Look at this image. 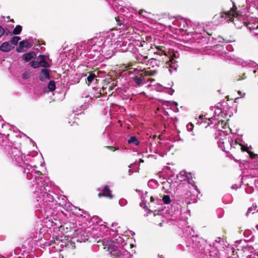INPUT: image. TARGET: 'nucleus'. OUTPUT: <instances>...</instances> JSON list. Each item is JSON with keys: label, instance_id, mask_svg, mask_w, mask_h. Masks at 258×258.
Returning <instances> with one entry per match:
<instances>
[{"label": "nucleus", "instance_id": "obj_1", "mask_svg": "<svg viewBox=\"0 0 258 258\" xmlns=\"http://www.w3.org/2000/svg\"><path fill=\"white\" fill-rule=\"evenodd\" d=\"M37 167L28 165L25 169L24 172L29 180L33 179V184L36 185V191L38 193V199L40 208L44 210L50 209L53 206L54 198L52 195L47 192L46 187L49 188L48 184L43 180V176L41 173L36 170Z\"/></svg>", "mask_w": 258, "mask_h": 258}, {"label": "nucleus", "instance_id": "obj_2", "mask_svg": "<svg viewBox=\"0 0 258 258\" xmlns=\"http://www.w3.org/2000/svg\"><path fill=\"white\" fill-rule=\"evenodd\" d=\"M219 147L223 151L227 152V150L230 149H238L241 151H247V148L241 144H239L237 141L234 140L232 138L228 137V139H220L218 142Z\"/></svg>", "mask_w": 258, "mask_h": 258}, {"label": "nucleus", "instance_id": "obj_3", "mask_svg": "<svg viewBox=\"0 0 258 258\" xmlns=\"http://www.w3.org/2000/svg\"><path fill=\"white\" fill-rule=\"evenodd\" d=\"M106 244L107 246L108 251L111 254V255L115 256L116 258H130L131 254L125 249L122 248H118L117 246L112 244L111 240H107Z\"/></svg>", "mask_w": 258, "mask_h": 258}, {"label": "nucleus", "instance_id": "obj_4", "mask_svg": "<svg viewBox=\"0 0 258 258\" xmlns=\"http://www.w3.org/2000/svg\"><path fill=\"white\" fill-rule=\"evenodd\" d=\"M233 7L232 10L226 12L222 13L221 17L224 18L225 20L227 21L233 22L235 25L237 26L238 27H242V26L238 25L237 23V22L240 21L241 23L244 24V23L242 21V16L239 15L237 12V8L235 7L234 3H233Z\"/></svg>", "mask_w": 258, "mask_h": 258}, {"label": "nucleus", "instance_id": "obj_5", "mask_svg": "<svg viewBox=\"0 0 258 258\" xmlns=\"http://www.w3.org/2000/svg\"><path fill=\"white\" fill-rule=\"evenodd\" d=\"M185 240L187 247H191L194 249H197L201 251H203L205 249V240L197 236L192 235L187 236Z\"/></svg>", "mask_w": 258, "mask_h": 258}, {"label": "nucleus", "instance_id": "obj_6", "mask_svg": "<svg viewBox=\"0 0 258 258\" xmlns=\"http://www.w3.org/2000/svg\"><path fill=\"white\" fill-rule=\"evenodd\" d=\"M5 150L9 152L13 162L22 166L24 162L23 154L19 148L7 146L5 147Z\"/></svg>", "mask_w": 258, "mask_h": 258}, {"label": "nucleus", "instance_id": "obj_7", "mask_svg": "<svg viewBox=\"0 0 258 258\" xmlns=\"http://www.w3.org/2000/svg\"><path fill=\"white\" fill-rule=\"evenodd\" d=\"M163 55L164 57H160L157 55L156 58H152L148 60L147 65L151 67H159L169 60L172 61V60L169 59L167 55L164 54Z\"/></svg>", "mask_w": 258, "mask_h": 258}, {"label": "nucleus", "instance_id": "obj_8", "mask_svg": "<svg viewBox=\"0 0 258 258\" xmlns=\"http://www.w3.org/2000/svg\"><path fill=\"white\" fill-rule=\"evenodd\" d=\"M177 177L180 181H187L189 184L194 187L195 189H197V187L192 180V175L191 173L183 170L177 175Z\"/></svg>", "mask_w": 258, "mask_h": 258}, {"label": "nucleus", "instance_id": "obj_9", "mask_svg": "<svg viewBox=\"0 0 258 258\" xmlns=\"http://www.w3.org/2000/svg\"><path fill=\"white\" fill-rule=\"evenodd\" d=\"M115 44L104 43L101 54L106 58H109L114 54V49L115 48Z\"/></svg>", "mask_w": 258, "mask_h": 258}, {"label": "nucleus", "instance_id": "obj_10", "mask_svg": "<svg viewBox=\"0 0 258 258\" xmlns=\"http://www.w3.org/2000/svg\"><path fill=\"white\" fill-rule=\"evenodd\" d=\"M84 48L87 47V50H89L88 52L89 53L90 57L93 58L96 56H99L101 54L102 47H98L95 44H91V45H87V43H84Z\"/></svg>", "mask_w": 258, "mask_h": 258}, {"label": "nucleus", "instance_id": "obj_11", "mask_svg": "<svg viewBox=\"0 0 258 258\" xmlns=\"http://www.w3.org/2000/svg\"><path fill=\"white\" fill-rule=\"evenodd\" d=\"M256 251L252 246L247 245L243 247L241 251L239 252L242 258H252L253 253Z\"/></svg>", "mask_w": 258, "mask_h": 258}, {"label": "nucleus", "instance_id": "obj_12", "mask_svg": "<svg viewBox=\"0 0 258 258\" xmlns=\"http://www.w3.org/2000/svg\"><path fill=\"white\" fill-rule=\"evenodd\" d=\"M118 36V32L116 30H111L107 33L105 37V42L106 43H110L112 44H115L117 41V37Z\"/></svg>", "mask_w": 258, "mask_h": 258}, {"label": "nucleus", "instance_id": "obj_13", "mask_svg": "<svg viewBox=\"0 0 258 258\" xmlns=\"http://www.w3.org/2000/svg\"><path fill=\"white\" fill-rule=\"evenodd\" d=\"M130 72H134L135 75V76L132 78V81L136 87H140L147 83L143 75L136 74L134 70L133 71H130Z\"/></svg>", "mask_w": 258, "mask_h": 258}, {"label": "nucleus", "instance_id": "obj_14", "mask_svg": "<svg viewBox=\"0 0 258 258\" xmlns=\"http://www.w3.org/2000/svg\"><path fill=\"white\" fill-rule=\"evenodd\" d=\"M105 40L103 41L102 37H95L87 42V45H91V44H95L98 47H103L104 46Z\"/></svg>", "mask_w": 258, "mask_h": 258}, {"label": "nucleus", "instance_id": "obj_15", "mask_svg": "<svg viewBox=\"0 0 258 258\" xmlns=\"http://www.w3.org/2000/svg\"><path fill=\"white\" fill-rule=\"evenodd\" d=\"M134 71L137 74H141L143 75L144 77L146 76H154L156 74V72L155 71L145 70L138 69H135Z\"/></svg>", "mask_w": 258, "mask_h": 258}, {"label": "nucleus", "instance_id": "obj_16", "mask_svg": "<svg viewBox=\"0 0 258 258\" xmlns=\"http://www.w3.org/2000/svg\"><path fill=\"white\" fill-rule=\"evenodd\" d=\"M39 80L43 82L50 78L49 70L46 69L41 70L39 75Z\"/></svg>", "mask_w": 258, "mask_h": 258}, {"label": "nucleus", "instance_id": "obj_17", "mask_svg": "<svg viewBox=\"0 0 258 258\" xmlns=\"http://www.w3.org/2000/svg\"><path fill=\"white\" fill-rule=\"evenodd\" d=\"M99 197H106L111 199L113 196L111 194V191L107 186H105L102 189V192L98 194Z\"/></svg>", "mask_w": 258, "mask_h": 258}, {"label": "nucleus", "instance_id": "obj_18", "mask_svg": "<svg viewBox=\"0 0 258 258\" xmlns=\"http://www.w3.org/2000/svg\"><path fill=\"white\" fill-rule=\"evenodd\" d=\"M12 47L9 42H5L0 46V50L8 52L11 50Z\"/></svg>", "mask_w": 258, "mask_h": 258}, {"label": "nucleus", "instance_id": "obj_19", "mask_svg": "<svg viewBox=\"0 0 258 258\" xmlns=\"http://www.w3.org/2000/svg\"><path fill=\"white\" fill-rule=\"evenodd\" d=\"M247 28H248L251 33L254 35L258 36V25H245Z\"/></svg>", "mask_w": 258, "mask_h": 258}, {"label": "nucleus", "instance_id": "obj_20", "mask_svg": "<svg viewBox=\"0 0 258 258\" xmlns=\"http://www.w3.org/2000/svg\"><path fill=\"white\" fill-rule=\"evenodd\" d=\"M71 210L74 215L78 217L82 216L83 214H84L83 210L78 208L76 207H73V208L71 209Z\"/></svg>", "mask_w": 258, "mask_h": 258}, {"label": "nucleus", "instance_id": "obj_21", "mask_svg": "<svg viewBox=\"0 0 258 258\" xmlns=\"http://www.w3.org/2000/svg\"><path fill=\"white\" fill-rule=\"evenodd\" d=\"M35 54L34 52H29L23 55L22 58L25 61L28 62L34 57Z\"/></svg>", "mask_w": 258, "mask_h": 258}, {"label": "nucleus", "instance_id": "obj_22", "mask_svg": "<svg viewBox=\"0 0 258 258\" xmlns=\"http://www.w3.org/2000/svg\"><path fill=\"white\" fill-rule=\"evenodd\" d=\"M148 198V196L147 192L146 191L142 194L141 196L142 203L140 204L141 207L144 208L146 206V204L148 203V200L147 199Z\"/></svg>", "mask_w": 258, "mask_h": 258}, {"label": "nucleus", "instance_id": "obj_23", "mask_svg": "<svg viewBox=\"0 0 258 258\" xmlns=\"http://www.w3.org/2000/svg\"><path fill=\"white\" fill-rule=\"evenodd\" d=\"M39 57L40 59L39 60L40 67L44 68H48L50 67L48 62L45 60V56L44 55H40Z\"/></svg>", "mask_w": 258, "mask_h": 258}, {"label": "nucleus", "instance_id": "obj_24", "mask_svg": "<svg viewBox=\"0 0 258 258\" xmlns=\"http://www.w3.org/2000/svg\"><path fill=\"white\" fill-rule=\"evenodd\" d=\"M163 46H156V48L157 49V51L156 52H154V54H157V55L164 57V54L167 55L166 53L164 52V51L163 50Z\"/></svg>", "mask_w": 258, "mask_h": 258}, {"label": "nucleus", "instance_id": "obj_25", "mask_svg": "<svg viewBox=\"0 0 258 258\" xmlns=\"http://www.w3.org/2000/svg\"><path fill=\"white\" fill-rule=\"evenodd\" d=\"M257 211L258 209L257 208L256 205L255 204H253L252 207L248 208L246 213V216H248L249 214H253L255 212H257Z\"/></svg>", "mask_w": 258, "mask_h": 258}, {"label": "nucleus", "instance_id": "obj_26", "mask_svg": "<svg viewBox=\"0 0 258 258\" xmlns=\"http://www.w3.org/2000/svg\"><path fill=\"white\" fill-rule=\"evenodd\" d=\"M127 143L128 144H133L136 146H138L140 144V142L135 136L131 137L130 138L127 140Z\"/></svg>", "mask_w": 258, "mask_h": 258}, {"label": "nucleus", "instance_id": "obj_27", "mask_svg": "<svg viewBox=\"0 0 258 258\" xmlns=\"http://www.w3.org/2000/svg\"><path fill=\"white\" fill-rule=\"evenodd\" d=\"M19 46L20 48H30L31 47V44L27 40H23L20 42Z\"/></svg>", "mask_w": 258, "mask_h": 258}, {"label": "nucleus", "instance_id": "obj_28", "mask_svg": "<svg viewBox=\"0 0 258 258\" xmlns=\"http://www.w3.org/2000/svg\"><path fill=\"white\" fill-rule=\"evenodd\" d=\"M137 59L144 63H146L147 62V59H148V56H143L142 55H139L137 56Z\"/></svg>", "mask_w": 258, "mask_h": 258}, {"label": "nucleus", "instance_id": "obj_29", "mask_svg": "<svg viewBox=\"0 0 258 258\" xmlns=\"http://www.w3.org/2000/svg\"><path fill=\"white\" fill-rule=\"evenodd\" d=\"M48 89L50 91H53L55 89V84L54 81L51 80L47 86Z\"/></svg>", "mask_w": 258, "mask_h": 258}, {"label": "nucleus", "instance_id": "obj_30", "mask_svg": "<svg viewBox=\"0 0 258 258\" xmlns=\"http://www.w3.org/2000/svg\"><path fill=\"white\" fill-rule=\"evenodd\" d=\"M96 77V75L94 73H90V75L87 77L86 81L88 82V85L91 83L94 78Z\"/></svg>", "mask_w": 258, "mask_h": 258}, {"label": "nucleus", "instance_id": "obj_31", "mask_svg": "<svg viewBox=\"0 0 258 258\" xmlns=\"http://www.w3.org/2000/svg\"><path fill=\"white\" fill-rule=\"evenodd\" d=\"M22 26L20 25H17L16 27L13 31V33L15 35H18L21 33L22 31Z\"/></svg>", "mask_w": 258, "mask_h": 258}, {"label": "nucleus", "instance_id": "obj_32", "mask_svg": "<svg viewBox=\"0 0 258 258\" xmlns=\"http://www.w3.org/2000/svg\"><path fill=\"white\" fill-rule=\"evenodd\" d=\"M87 106H88V105L86 104L82 105L80 107V108H81L80 110H79L78 109H77V110H74V112H75V113L76 114H81V113H82L83 112L82 110H84L85 109H86Z\"/></svg>", "mask_w": 258, "mask_h": 258}, {"label": "nucleus", "instance_id": "obj_33", "mask_svg": "<svg viewBox=\"0 0 258 258\" xmlns=\"http://www.w3.org/2000/svg\"><path fill=\"white\" fill-rule=\"evenodd\" d=\"M148 185L149 187L154 188L157 185V182L154 179H150L148 183Z\"/></svg>", "mask_w": 258, "mask_h": 258}, {"label": "nucleus", "instance_id": "obj_34", "mask_svg": "<svg viewBox=\"0 0 258 258\" xmlns=\"http://www.w3.org/2000/svg\"><path fill=\"white\" fill-rule=\"evenodd\" d=\"M20 40V37L19 36H14L11 40V43L14 45H17L18 41Z\"/></svg>", "mask_w": 258, "mask_h": 258}, {"label": "nucleus", "instance_id": "obj_35", "mask_svg": "<svg viewBox=\"0 0 258 258\" xmlns=\"http://www.w3.org/2000/svg\"><path fill=\"white\" fill-rule=\"evenodd\" d=\"M115 19L118 26H121V25H124V19L121 17H115Z\"/></svg>", "mask_w": 258, "mask_h": 258}, {"label": "nucleus", "instance_id": "obj_36", "mask_svg": "<svg viewBox=\"0 0 258 258\" xmlns=\"http://www.w3.org/2000/svg\"><path fill=\"white\" fill-rule=\"evenodd\" d=\"M30 64L34 69H37L40 67L39 61H31Z\"/></svg>", "mask_w": 258, "mask_h": 258}, {"label": "nucleus", "instance_id": "obj_37", "mask_svg": "<svg viewBox=\"0 0 258 258\" xmlns=\"http://www.w3.org/2000/svg\"><path fill=\"white\" fill-rule=\"evenodd\" d=\"M163 201L165 204H168L170 203V198L168 195H164L162 198Z\"/></svg>", "mask_w": 258, "mask_h": 258}, {"label": "nucleus", "instance_id": "obj_38", "mask_svg": "<svg viewBox=\"0 0 258 258\" xmlns=\"http://www.w3.org/2000/svg\"><path fill=\"white\" fill-rule=\"evenodd\" d=\"M127 204V201L125 199H120L119 200V204L121 206H124L125 205H126Z\"/></svg>", "mask_w": 258, "mask_h": 258}, {"label": "nucleus", "instance_id": "obj_39", "mask_svg": "<svg viewBox=\"0 0 258 258\" xmlns=\"http://www.w3.org/2000/svg\"><path fill=\"white\" fill-rule=\"evenodd\" d=\"M30 75V73L29 72H25L22 74V77L23 79H28Z\"/></svg>", "mask_w": 258, "mask_h": 258}, {"label": "nucleus", "instance_id": "obj_40", "mask_svg": "<svg viewBox=\"0 0 258 258\" xmlns=\"http://www.w3.org/2000/svg\"><path fill=\"white\" fill-rule=\"evenodd\" d=\"M118 225V224L117 223H112L111 226L113 227V228L112 229V230L113 231H116V232H117V229L118 228V227L117 226Z\"/></svg>", "mask_w": 258, "mask_h": 258}, {"label": "nucleus", "instance_id": "obj_41", "mask_svg": "<svg viewBox=\"0 0 258 258\" xmlns=\"http://www.w3.org/2000/svg\"><path fill=\"white\" fill-rule=\"evenodd\" d=\"M5 33V30L2 26L0 25V37L2 36Z\"/></svg>", "mask_w": 258, "mask_h": 258}, {"label": "nucleus", "instance_id": "obj_42", "mask_svg": "<svg viewBox=\"0 0 258 258\" xmlns=\"http://www.w3.org/2000/svg\"><path fill=\"white\" fill-rule=\"evenodd\" d=\"M66 198L64 196H63L61 198L62 202L59 203V204H61L62 205H64L66 202Z\"/></svg>", "mask_w": 258, "mask_h": 258}, {"label": "nucleus", "instance_id": "obj_43", "mask_svg": "<svg viewBox=\"0 0 258 258\" xmlns=\"http://www.w3.org/2000/svg\"><path fill=\"white\" fill-rule=\"evenodd\" d=\"M54 238V243H56L57 242H59L61 240L59 239V237L58 236H55Z\"/></svg>", "mask_w": 258, "mask_h": 258}, {"label": "nucleus", "instance_id": "obj_44", "mask_svg": "<svg viewBox=\"0 0 258 258\" xmlns=\"http://www.w3.org/2000/svg\"><path fill=\"white\" fill-rule=\"evenodd\" d=\"M252 258H258V251L257 250L253 253Z\"/></svg>", "mask_w": 258, "mask_h": 258}, {"label": "nucleus", "instance_id": "obj_45", "mask_svg": "<svg viewBox=\"0 0 258 258\" xmlns=\"http://www.w3.org/2000/svg\"><path fill=\"white\" fill-rule=\"evenodd\" d=\"M116 86L114 83H112L109 87V90L110 91H112L114 89V87Z\"/></svg>", "mask_w": 258, "mask_h": 258}, {"label": "nucleus", "instance_id": "obj_46", "mask_svg": "<svg viewBox=\"0 0 258 258\" xmlns=\"http://www.w3.org/2000/svg\"><path fill=\"white\" fill-rule=\"evenodd\" d=\"M187 129H188V130H191V129H192V124L190 123V124H187Z\"/></svg>", "mask_w": 258, "mask_h": 258}, {"label": "nucleus", "instance_id": "obj_47", "mask_svg": "<svg viewBox=\"0 0 258 258\" xmlns=\"http://www.w3.org/2000/svg\"><path fill=\"white\" fill-rule=\"evenodd\" d=\"M238 93L239 94L240 97H243L244 96V94H245L244 93H243L242 94V93H241V92L240 91H238Z\"/></svg>", "mask_w": 258, "mask_h": 258}, {"label": "nucleus", "instance_id": "obj_48", "mask_svg": "<svg viewBox=\"0 0 258 258\" xmlns=\"http://www.w3.org/2000/svg\"><path fill=\"white\" fill-rule=\"evenodd\" d=\"M246 2H249L250 3H253L255 2V0H246Z\"/></svg>", "mask_w": 258, "mask_h": 258}, {"label": "nucleus", "instance_id": "obj_49", "mask_svg": "<svg viewBox=\"0 0 258 258\" xmlns=\"http://www.w3.org/2000/svg\"><path fill=\"white\" fill-rule=\"evenodd\" d=\"M150 199L151 202H153L154 201V199L153 198V197L152 196H151L150 197Z\"/></svg>", "mask_w": 258, "mask_h": 258}, {"label": "nucleus", "instance_id": "obj_50", "mask_svg": "<svg viewBox=\"0 0 258 258\" xmlns=\"http://www.w3.org/2000/svg\"><path fill=\"white\" fill-rule=\"evenodd\" d=\"M173 92H174V90H170V93H170V95H172V94H173Z\"/></svg>", "mask_w": 258, "mask_h": 258}, {"label": "nucleus", "instance_id": "obj_51", "mask_svg": "<svg viewBox=\"0 0 258 258\" xmlns=\"http://www.w3.org/2000/svg\"><path fill=\"white\" fill-rule=\"evenodd\" d=\"M235 185H232L231 188H233V189H234V188H236L237 187H235Z\"/></svg>", "mask_w": 258, "mask_h": 258}, {"label": "nucleus", "instance_id": "obj_52", "mask_svg": "<svg viewBox=\"0 0 258 258\" xmlns=\"http://www.w3.org/2000/svg\"><path fill=\"white\" fill-rule=\"evenodd\" d=\"M128 172H129V173H130V175L131 174V173H132V171H131V169H129V170H128Z\"/></svg>", "mask_w": 258, "mask_h": 258}, {"label": "nucleus", "instance_id": "obj_53", "mask_svg": "<svg viewBox=\"0 0 258 258\" xmlns=\"http://www.w3.org/2000/svg\"><path fill=\"white\" fill-rule=\"evenodd\" d=\"M148 81H151V82L154 81V79L149 80Z\"/></svg>", "mask_w": 258, "mask_h": 258}, {"label": "nucleus", "instance_id": "obj_54", "mask_svg": "<svg viewBox=\"0 0 258 258\" xmlns=\"http://www.w3.org/2000/svg\"><path fill=\"white\" fill-rule=\"evenodd\" d=\"M159 258H163V257L162 256V255H160H160H159Z\"/></svg>", "mask_w": 258, "mask_h": 258}, {"label": "nucleus", "instance_id": "obj_55", "mask_svg": "<svg viewBox=\"0 0 258 258\" xmlns=\"http://www.w3.org/2000/svg\"><path fill=\"white\" fill-rule=\"evenodd\" d=\"M256 71L255 70H253V73H256Z\"/></svg>", "mask_w": 258, "mask_h": 258}, {"label": "nucleus", "instance_id": "obj_56", "mask_svg": "<svg viewBox=\"0 0 258 258\" xmlns=\"http://www.w3.org/2000/svg\"><path fill=\"white\" fill-rule=\"evenodd\" d=\"M256 229L258 230V225H257L256 226Z\"/></svg>", "mask_w": 258, "mask_h": 258}]
</instances>
